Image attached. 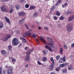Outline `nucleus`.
I'll list each match as a JSON object with an SVG mask.
<instances>
[{
	"label": "nucleus",
	"mask_w": 74,
	"mask_h": 74,
	"mask_svg": "<svg viewBox=\"0 0 74 74\" xmlns=\"http://www.w3.org/2000/svg\"><path fill=\"white\" fill-rule=\"evenodd\" d=\"M46 38L49 42L51 43L47 42V45H50V46H51V45H53L54 44V42H53V39H52L51 38L47 36V37Z\"/></svg>",
	"instance_id": "obj_1"
},
{
	"label": "nucleus",
	"mask_w": 74,
	"mask_h": 74,
	"mask_svg": "<svg viewBox=\"0 0 74 74\" xmlns=\"http://www.w3.org/2000/svg\"><path fill=\"white\" fill-rule=\"evenodd\" d=\"M12 45H17L18 44V40L16 38H14L12 42Z\"/></svg>",
	"instance_id": "obj_2"
},
{
	"label": "nucleus",
	"mask_w": 74,
	"mask_h": 74,
	"mask_svg": "<svg viewBox=\"0 0 74 74\" xmlns=\"http://www.w3.org/2000/svg\"><path fill=\"white\" fill-rule=\"evenodd\" d=\"M1 10L2 12L7 11V9L5 8V6H2L1 7Z\"/></svg>",
	"instance_id": "obj_3"
},
{
	"label": "nucleus",
	"mask_w": 74,
	"mask_h": 74,
	"mask_svg": "<svg viewBox=\"0 0 74 74\" xmlns=\"http://www.w3.org/2000/svg\"><path fill=\"white\" fill-rule=\"evenodd\" d=\"M51 47H52V45L50 46L49 47L48 45H46L45 46V47L46 49H48V50L50 51V52H52V50L51 49Z\"/></svg>",
	"instance_id": "obj_4"
},
{
	"label": "nucleus",
	"mask_w": 74,
	"mask_h": 74,
	"mask_svg": "<svg viewBox=\"0 0 74 74\" xmlns=\"http://www.w3.org/2000/svg\"><path fill=\"white\" fill-rule=\"evenodd\" d=\"M74 19V15L69 16L68 18V21L69 22L72 21Z\"/></svg>",
	"instance_id": "obj_5"
},
{
	"label": "nucleus",
	"mask_w": 74,
	"mask_h": 74,
	"mask_svg": "<svg viewBox=\"0 0 74 74\" xmlns=\"http://www.w3.org/2000/svg\"><path fill=\"white\" fill-rule=\"evenodd\" d=\"M73 26L71 25H68L67 27V29H68V31L69 32H70L73 30Z\"/></svg>",
	"instance_id": "obj_6"
},
{
	"label": "nucleus",
	"mask_w": 74,
	"mask_h": 74,
	"mask_svg": "<svg viewBox=\"0 0 74 74\" xmlns=\"http://www.w3.org/2000/svg\"><path fill=\"white\" fill-rule=\"evenodd\" d=\"M7 73L8 74H12V73H13L12 70L10 69H8Z\"/></svg>",
	"instance_id": "obj_7"
},
{
	"label": "nucleus",
	"mask_w": 74,
	"mask_h": 74,
	"mask_svg": "<svg viewBox=\"0 0 74 74\" xmlns=\"http://www.w3.org/2000/svg\"><path fill=\"white\" fill-rule=\"evenodd\" d=\"M40 39V40L41 41H42V42L43 43H44L45 44H47V43H46V41H45V40L44 39V38H43L42 37H40L39 38Z\"/></svg>",
	"instance_id": "obj_8"
},
{
	"label": "nucleus",
	"mask_w": 74,
	"mask_h": 74,
	"mask_svg": "<svg viewBox=\"0 0 74 74\" xmlns=\"http://www.w3.org/2000/svg\"><path fill=\"white\" fill-rule=\"evenodd\" d=\"M4 19L7 23H10V19L8 18L5 16L4 17Z\"/></svg>",
	"instance_id": "obj_9"
},
{
	"label": "nucleus",
	"mask_w": 74,
	"mask_h": 74,
	"mask_svg": "<svg viewBox=\"0 0 74 74\" xmlns=\"http://www.w3.org/2000/svg\"><path fill=\"white\" fill-rule=\"evenodd\" d=\"M30 59V56L27 55L26 56L25 61V62H29V59Z\"/></svg>",
	"instance_id": "obj_10"
},
{
	"label": "nucleus",
	"mask_w": 74,
	"mask_h": 74,
	"mask_svg": "<svg viewBox=\"0 0 74 74\" xmlns=\"http://www.w3.org/2000/svg\"><path fill=\"white\" fill-rule=\"evenodd\" d=\"M18 15L19 16H23L25 15V13L24 12H20L19 13Z\"/></svg>",
	"instance_id": "obj_11"
},
{
	"label": "nucleus",
	"mask_w": 74,
	"mask_h": 74,
	"mask_svg": "<svg viewBox=\"0 0 74 74\" xmlns=\"http://www.w3.org/2000/svg\"><path fill=\"white\" fill-rule=\"evenodd\" d=\"M67 65V63H65L63 64H60V66L61 67H65Z\"/></svg>",
	"instance_id": "obj_12"
},
{
	"label": "nucleus",
	"mask_w": 74,
	"mask_h": 74,
	"mask_svg": "<svg viewBox=\"0 0 74 74\" xmlns=\"http://www.w3.org/2000/svg\"><path fill=\"white\" fill-rule=\"evenodd\" d=\"M51 48L52 51L53 50V51H54L56 52H57V49H56V47H55V46H52V47H51Z\"/></svg>",
	"instance_id": "obj_13"
},
{
	"label": "nucleus",
	"mask_w": 74,
	"mask_h": 74,
	"mask_svg": "<svg viewBox=\"0 0 74 74\" xmlns=\"http://www.w3.org/2000/svg\"><path fill=\"white\" fill-rule=\"evenodd\" d=\"M54 64H52L51 65H50V66L49 67V69L50 70V71H51L52 70H53V66H54Z\"/></svg>",
	"instance_id": "obj_14"
},
{
	"label": "nucleus",
	"mask_w": 74,
	"mask_h": 74,
	"mask_svg": "<svg viewBox=\"0 0 74 74\" xmlns=\"http://www.w3.org/2000/svg\"><path fill=\"white\" fill-rule=\"evenodd\" d=\"M1 52L3 56H5L6 55V53H7V52L5 51V50H2L1 51Z\"/></svg>",
	"instance_id": "obj_15"
},
{
	"label": "nucleus",
	"mask_w": 74,
	"mask_h": 74,
	"mask_svg": "<svg viewBox=\"0 0 74 74\" xmlns=\"http://www.w3.org/2000/svg\"><path fill=\"white\" fill-rule=\"evenodd\" d=\"M11 35H8L6 36L4 39L5 41H7V40H8V38H9L11 37Z\"/></svg>",
	"instance_id": "obj_16"
},
{
	"label": "nucleus",
	"mask_w": 74,
	"mask_h": 74,
	"mask_svg": "<svg viewBox=\"0 0 74 74\" xmlns=\"http://www.w3.org/2000/svg\"><path fill=\"white\" fill-rule=\"evenodd\" d=\"M20 39L21 40H22V41L23 42H26V40L25 38L23 37H20Z\"/></svg>",
	"instance_id": "obj_17"
},
{
	"label": "nucleus",
	"mask_w": 74,
	"mask_h": 74,
	"mask_svg": "<svg viewBox=\"0 0 74 74\" xmlns=\"http://www.w3.org/2000/svg\"><path fill=\"white\" fill-rule=\"evenodd\" d=\"M25 27H26L27 29H28V31H29V32H32V29H30L28 27H27V25H26V24H25Z\"/></svg>",
	"instance_id": "obj_18"
},
{
	"label": "nucleus",
	"mask_w": 74,
	"mask_h": 74,
	"mask_svg": "<svg viewBox=\"0 0 74 74\" xmlns=\"http://www.w3.org/2000/svg\"><path fill=\"white\" fill-rule=\"evenodd\" d=\"M36 8V7H35L34 6H31L29 9L30 10H34Z\"/></svg>",
	"instance_id": "obj_19"
},
{
	"label": "nucleus",
	"mask_w": 74,
	"mask_h": 74,
	"mask_svg": "<svg viewBox=\"0 0 74 74\" xmlns=\"http://www.w3.org/2000/svg\"><path fill=\"white\" fill-rule=\"evenodd\" d=\"M38 15V14L36 12H35L33 15V16L34 18L37 16Z\"/></svg>",
	"instance_id": "obj_20"
},
{
	"label": "nucleus",
	"mask_w": 74,
	"mask_h": 74,
	"mask_svg": "<svg viewBox=\"0 0 74 74\" xmlns=\"http://www.w3.org/2000/svg\"><path fill=\"white\" fill-rule=\"evenodd\" d=\"M3 26V24L2 23H0V29H2Z\"/></svg>",
	"instance_id": "obj_21"
},
{
	"label": "nucleus",
	"mask_w": 74,
	"mask_h": 74,
	"mask_svg": "<svg viewBox=\"0 0 74 74\" xmlns=\"http://www.w3.org/2000/svg\"><path fill=\"white\" fill-rule=\"evenodd\" d=\"M50 60L52 62V64H55V62H54V60L53 59V58L51 57L50 58Z\"/></svg>",
	"instance_id": "obj_22"
},
{
	"label": "nucleus",
	"mask_w": 74,
	"mask_h": 74,
	"mask_svg": "<svg viewBox=\"0 0 74 74\" xmlns=\"http://www.w3.org/2000/svg\"><path fill=\"white\" fill-rule=\"evenodd\" d=\"M26 34H27V36H30V34H32V33L30 32L29 31H27V32H26Z\"/></svg>",
	"instance_id": "obj_23"
},
{
	"label": "nucleus",
	"mask_w": 74,
	"mask_h": 74,
	"mask_svg": "<svg viewBox=\"0 0 74 74\" xmlns=\"http://www.w3.org/2000/svg\"><path fill=\"white\" fill-rule=\"evenodd\" d=\"M56 15L57 16H60V13L59 12L57 11L56 13Z\"/></svg>",
	"instance_id": "obj_24"
},
{
	"label": "nucleus",
	"mask_w": 74,
	"mask_h": 74,
	"mask_svg": "<svg viewBox=\"0 0 74 74\" xmlns=\"http://www.w3.org/2000/svg\"><path fill=\"white\" fill-rule=\"evenodd\" d=\"M8 50L9 51H11V50L12 49V47L10 45L8 46Z\"/></svg>",
	"instance_id": "obj_25"
},
{
	"label": "nucleus",
	"mask_w": 74,
	"mask_h": 74,
	"mask_svg": "<svg viewBox=\"0 0 74 74\" xmlns=\"http://www.w3.org/2000/svg\"><path fill=\"white\" fill-rule=\"evenodd\" d=\"M47 58H46V57H44L42 59V60L43 62H45V61H46V60H47Z\"/></svg>",
	"instance_id": "obj_26"
},
{
	"label": "nucleus",
	"mask_w": 74,
	"mask_h": 74,
	"mask_svg": "<svg viewBox=\"0 0 74 74\" xmlns=\"http://www.w3.org/2000/svg\"><path fill=\"white\" fill-rule=\"evenodd\" d=\"M36 36H37V35L36 34H32V37H34V38L36 37Z\"/></svg>",
	"instance_id": "obj_27"
},
{
	"label": "nucleus",
	"mask_w": 74,
	"mask_h": 74,
	"mask_svg": "<svg viewBox=\"0 0 74 74\" xmlns=\"http://www.w3.org/2000/svg\"><path fill=\"white\" fill-rule=\"evenodd\" d=\"M71 13V10H68L67 12V14L68 15L70 14Z\"/></svg>",
	"instance_id": "obj_28"
},
{
	"label": "nucleus",
	"mask_w": 74,
	"mask_h": 74,
	"mask_svg": "<svg viewBox=\"0 0 74 74\" xmlns=\"http://www.w3.org/2000/svg\"><path fill=\"white\" fill-rule=\"evenodd\" d=\"M25 7L26 8H28L29 7V5L28 4H27L25 5Z\"/></svg>",
	"instance_id": "obj_29"
},
{
	"label": "nucleus",
	"mask_w": 74,
	"mask_h": 74,
	"mask_svg": "<svg viewBox=\"0 0 74 74\" xmlns=\"http://www.w3.org/2000/svg\"><path fill=\"white\" fill-rule=\"evenodd\" d=\"M55 6H53L51 9V11H53L54 9H55Z\"/></svg>",
	"instance_id": "obj_30"
},
{
	"label": "nucleus",
	"mask_w": 74,
	"mask_h": 74,
	"mask_svg": "<svg viewBox=\"0 0 74 74\" xmlns=\"http://www.w3.org/2000/svg\"><path fill=\"white\" fill-rule=\"evenodd\" d=\"M66 72H67V69H64L62 71L63 73H66Z\"/></svg>",
	"instance_id": "obj_31"
},
{
	"label": "nucleus",
	"mask_w": 74,
	"mask_h": 74,
	"mask_svg": "<svg viewBox=\"0 0 74 74\" xmlns=\"http://www.w3.org/2000/svg\"><path fill=\"white\" fill-rule=\"evenodd\" d=\"M23 37H26V36H27V34H26V32L23 34Z\"/></svg>",
	"instance_id": "obj_32"
},
{
	"label": "nucleus",
	"mask_w": 74,
	"mask_h": 74,
	"mask_svg": "<svg viewBox=\"0 0 74 74\" xmlns=\"http://www.w3.org/2000/svg\"><path fill=\"white\" fill-rule=\"evenodd\" d=\"M23 22L22 21V20H19V21L18 23L19 24H21V25H22V23Z\"/></svg>",
	"instance_id": "obj_33"
},
{
	"label": "nucleus",
	"mask_w": 74,
	"mask_h": 74,
	"mask_svg": "<svg viewBox=\"0 0 74 74\" xmlns=\"http://www.w3.org/2000/svg\"><path fill=\"white\" fill-rule=\"evenodd\" d=\"M60 53L61 54L63 53V49H62V48H60Z\"/></svg>",
	"instance_id": "obj_34"
},
{
	"label": "nucleus",
	"mask_w": 74,
	"mask_h": 74,
	"mask_svg": "<svg viewBox=\"0 0 74 74\" xmlns=\"http://www.w3.org/2000/svg\"><path fill=\"white\" fill-rule=\"evenodd\" d=\"M64 19V17H63V16H61L60 18V20H63Z\"/></svg>",
	"instance_id": "obj_35"
},
{
	"label": "nucleus",
	"mask_w": 74,
	"mask_h": 74,
	"mask_svg": "<svg viewBox=\"0 0 74 74\" xmlns=\"http://www.w3.org/2000/svg\"><path fill=\"white\" fill-rule=\"evenodd\" d=\"M62 60L64 61V62H65L66 61V57L64 56L62 58Z\"/></svg>",
	"instance_id": "obj_36"
},
{
	"label": "nucleus",
	"mask_w": 74,
	"mask_h": 74,
	"mask_svg": "<svg viewBox=\"0 0 74 74\" xmlns=\"http://www.w3.org/2000/svg\"><path fill=\"white\" fill-rule=\"evenodd\" d=\"M13 11H14V10H13V9L12 8V9H11L10 10V13H12Z\"/></svg>",
	"instance_id": "obj_37"
},
{
	"label": "nucleus",
	"mask_w": 74,
	"mask_h": 74,
	"mask_svg": "<svg viewBox=\"0 0 74 74\" xmlns=\"http://www.w3.org/2000/svg\"><path fill=\"white\" fill-rule=\"evenodd\" d=\"M60 58V56H57L56 57V59L57 60H58Z\"/></svg>",
	"instance_id": "obj_38"
},
{
	"label": "nucleus",
	"mask_w": 74,
	"mask_h": 74,
	"mask_svg": "<svg viewBox=\"0 0 74 74\" xmlns=\"http://www.w3.org/2000/svg\"><path fill=\"white\" fill-rule=\"evenodd\" d=\"M16 9H19V5H17L16 6Z\"/></svg>",
	"instance_id": "obj_39"
},
{
	"label": "nucleus",
	"mask_w": 74,
	"mask_h": 74,
	"mask_svg": "<svg viewBox=\"0 0 74 74\" xmlns=\"http://www.w3.org/2000/svg\"><path fill=\"white\" fill-rule=\"evenodd\" d=\"M7 73V71L6 70H3V74H5Z\"/></svg>",
	"instance_id": "obj_40"
},
{
	"label": "nucleus",
	"mask_w": 74,
	"mask_h": 74,
	"mask_svg": "<svg viewBox=\"0 0 74 74\" xmlns=\"http://www.w3.org/2000/svg\"><path fill=\"white\" fill-rule=\"evenodd\" d=\"M72 68H73L72 66H70L68 68V70H71L72 69Z\"/></svg>",
	"instance_id": "obj_41"
},
{
	"label": "nucleus",
	"mask_w": 74,
	"mask_h": 74,
	"mask_svg": "<svg viewBox=\"0 0 74 74\" xmlns=\"http://www.w3.org/2000/svg\"><path fill=\"white\" fill-rule=\"evenodd\" d=\"M29 52H33V51H34V50H33V48H32V49H29Z\"/></svg>",
	"instance_id": "obj_42"
},
{
	"label": "nucleus",
	"mask_w": 74,
	"mask_h": 74,
	"mask_svg": "<svg viewBox=\"0 0 74 74\" xmlns=\"http://www.w3.org/2000/svg\"><path fill=\"white\" fill-rule=\"evenodd\" d=\"M2 70H3V68H0V74H2V73H1Z\"/></svg>",
	"instance_id": "obj_43"
},
{
	"label": "nucleus",
	"mask_w": 74,
	"mask_h": 74,
	"mask_svg": "<svg viewBox=\"0 0 74 74\" xmlns=\"http://www.w3.org/2000/svg\"><path fill=\"white\" fill-rule=\"evenodd\" d=\"M64 48H65L66 49H67V45H64V46H63Z\"/></svg>",
	"instance_id": "obj_44"
},
{
	"label": "nucleus",
	"mask_w": 74,
	"mask_h": 74,
	"mask_svg": "<svg viewBox=\"0 0 74 74\" xmlns=\"http://www.w3.org/2000/svg\"><path fill=\"white\" fill-rule=\"evenodd\" d=\"M12 62H15L16 61V59H15L14 58H13L12 59Z\"/></svg>",
	"instance_id": "obj_45"
},
{
	"label": "nucleus",
	"mask_w": 74,
	"mask_h": 74,
	"mask_svg": "<svg viewBox=\"0 0 74 74\" xmlns=\"http://www.w3.org/2000/svg\"><path fill=\"white\" fill-rule=\"evenodd\" d=\"M60 1H61V0H59L58 2H57V5H58V4H59L60 3Z\"/></svg>",
	"instance_id": "obj_46"
},
{
	"label": "nucleus",
	"mask_w": 74,
	"mask_h": 74,
	"mask_svg": "<svg viewBox=\"0 0 74 74\" xmlns=\"http://www.w3.org/2000/svg\"><path fill=\"white\" fill-rule=\"evenodd\" d=\"M35 40L38 43H39V40H38L37 38H35Z\"/></svg>",
	"instance_id": "obj_47"
},
{
	"label": "nucleus",
	"mask_w": 74,
	"mask_h": 74,
	"mask_svg": "<svg viewBox=\"0 0 74 74\" xmlns=\"http://www.w3.org/2000/svg\"><path fill=\"white\" fill-rule=\"evenodd\" d=\"M53 19L54 20H57L58 19V18L56 16H54L53 17Z\"/></svg>",
	"instance_id": "obj_48"
},
{
	"label": "nucleus",
	"mask_w": 74,
	"mask_h": 74,
	"mask_svg": "<svg viewBox=\"0 0 74 74\" xmlns=\"http://www.w3.org/2000/svg\"><path fill=\"white\" fill-rule=\"evenodd\" d=\"M6 69H9L10 68V66H8V65H6L5 66Z\"/></svg>",
	"instance_id": "obj_49"
},
{
	"label": "nucleus",
	"mask_w": 74,
	"mask_h": 74,
	"mask_svg": "<svg viewBox=\"0 0 74 74\" xmlns=\"http://www.w3.org/2000/svg\"><path fill=\"white\" fill-rule=\"evenodd\" d=\"M38 64H39V65H41V64H42L41 63L40 61H38Z\"/></svg>",
	"instance_id": "obj_50"
},
{
	"label": "nucleus",
	"mask_w": 74,
	"mask_h": 74,
	"mask_svg": "<svg viewBox=\"0 0 74 74\" xmlns=\"http://www.w3.org/2000/svg\"><path fill=\"white\" fill-rule=\"evenodd\" d=\"M44 29L45 30H48V27H45Z\"/></svg>",
	"instance_id": "obj_51"
},
{
	"label": "nucleus",
	"mask_w": 74,
	"mask_h": 74,
	"mask_svg": "<svg viewBox=\"0 0 74 74\" xmlns=\"http://www.w3.org/2000/svg\"><path fill=\"white\" fill-rule=\"evenodd\" d=\"M9 68L10 69H11L12 70H12H13V67H12V66H9Z\"/></svg>",
	"instance_id": "obj_52"
},
{
	"label": "nucleus",
	"mask_w": 74,
	"mask_h": 74,
	"mask_svg": "<svg viewBox=\"0 0 74 74\" xmlns=\"http://www.w3.org/2000/svg\"><path fill=\"white\" fill-rule=\"evenodd\" d=\"M27 54V55H29V54H30V52H29V51H27L26 52Z\"/></svg>",
	"instance_id": "obj_53"
},
{
	"label": "nucleus",
	"mask_w": 74,
	"mask_h": 74,
	"mask_svg": "<svg viewBox=\"0 0 74 74\" xmlns=\"http://www.w3.org/2000/svg\"><path fill=\"white\" fill-rule=\"evenodd\" d=\"M62 7L63 8H64L65 7V5L64 4H62Z\"/></svg>",
	"instance_id": "obj_54"
},
{
	"label": "nucleus",
	"mask_w": 74,
	"mask_h": 74,
	"mask_svg": "<svg viewBox=\"0 0 74 74\" xmlns=\"http://www.w3.org/2000/svg\"><path fill=\"white\" fill-rule=\"evenodd\" d=\"M16 33L17 34H19L20 32L19 31L17 30L16 31Z\"/></svg>",
	"instance_id": "obj_55"
},
{
	"label": "nucleus",
	"mask_w": 74,
	"mask_h": 74,
	"mask_svg": "<svg viewBox=\"0 0 74 74\" xmlns=\"http://www.w3.org/2000/svg\"><path fill=\"white\" fill-rule=\"evenodd\" d=\"M56 71H59V69H58V68H56Z\"/></svg>",
	"instance_id": "obj_56"
},
{
	"label": "nucleus",
	"mask_w": 74,
	"mask_h": 74,
	"mask_svg": "<svg viewBox=\"0 0 74 74\" xmlns=\"http://www.w3.org/2000/svg\"><path fill=\"white\" fill-rule=\"evenodd\" d=\"M10 8H14V6L12 5H10Z\"/></svg>",
	"instance_id": "obj_57"
},
{
	"label": "nucleus",
	"mask_w": 74,
	"mask_h": 74,
	"mask_svg": "<svg viewBox=\"0 0 74 74\" xmlns=\"http://www.w3.org/2000/svg\"><path fill=\"white\" fill-rule=\"evenodd\" d=\"M72 47H74V42L71 45Z\"/></svg>",
	"instance_id": "obj_58"
},
{
	"label": "nucleus",
	"mask_w": 74,
	"mask_h": 74,
	"mask_svg": "<svg viewBox=\"0 0 74 74\" xmlns=\"http://www.w3.org/2000/svg\"><path fill=\"white\" fill-rule=\"evenodd\" d=\"M64 5H65V6H67V5H68V4L67 3H65Z\"/></svg>",
	"instance_id": "obj_59"
},
{
	"label": "nucleus",
	"mask_w": 74,
	"mask_h": 74,
	"mask_svg": "<svg viewBox=\"0 0 74 74\" xmlns=\"http://www.w3.org/2000/svg\"><path fill=\"white\" fill-rule=\"evenodd\" d=\"M21 46H22V44H20L19 45L18 47H19L20 48V47H21Z\"/></svg>",
	"instance_id": "obj_60"
},
{
	"label": "nucleus",
	"mask_w": 74,
	"mask_h": 74,
	"mask_svg": "<svg viewBox=\"0 0 74 74\" xmlns=\"http://www.w3.org/2000/svg\"><path fill=\"white\" fill-rule=\"evenodd\" d=\"M25 50H27V47H26L25 48Z\"/></svg>",
	"instance_id": "obj_61"
},
{
	"label": "nucleus",
	"mask_w": 74,
	"mask_h": 74,
	"mask_svg": "<svg viewBox=\"0 0 74 74\" xmlns=\"http://www.w3.org/2000/svg\"><path fill=\"white\" fill-rule=\"evenodd\" d=\"M36 23L37 24V25H39V22L38 21H36Z\"/></svg>",
	"instance_id": "obj_62"
},
{
	"label": "nucleus",
	"mask_w": 74,
	"mask_h": 74,
	"mask_svg": "<svg viewBox=\"0 0 74 74\" xmlns=\"http://www.w3.org/2000/svg\"><path fill=\"white\" fill-rule=\"evenodd\" d=\"M28 66H29V64H27L26 65H25V67H28Z\"/></svg>",
	"instance_id": "obj_63"
},
{
	"label": "nucleus",
	"mask_w": 74,
	"mask_h": 74,
	"mask_svg": "<svg viewBox=\"0 0 74 74\" xmlns=\"http://www.w3.org/2000/svg\"><path fill=\"white\" fill-rule=\"evenodd\" d=\"M43 53H44V54H46V53L45 52V51H43Z\"/></svg>",
	"instance_id": "obj_64"
}]
</instances>
